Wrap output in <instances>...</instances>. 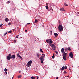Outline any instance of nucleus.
Returning a JSON list of instances; mask_svg holds the SVG:
<instances>
[{"mask_svg":"<svg viewBox=\"0 0 79 79\" xmlns=\"http://www.w3.org/2000/svg\"><path fill=\"white\" fill-rule=\"evenodd\" d=\"M45 57V55L44 54H42V56H41L40 58L41 63H43V61H44L45 60L44 57Z\"/></svg>","mask_w":79,"mask_h":79,"instance_id":"1","label":"nucleus"},{"mask_svg":"<svg viewBox=\"0 0 79 79\" xmlns=\"http://www.w3.org/2000/svg\"><path fill=\"white\" fill-rule=\"evenodd\" d=\"M32 60L29 61L27 63V66H28V67L31 66V64H32Z\"/></svg>","mask_w":79,"mask_h":79,"instance_id":"2","label":"nucleus"},{"mask_svg":"<svg viewBox=\"0 0 79 79\" xmlns=\"http://www.w3.org/2000/svg\"><path fill=\"white\" fill-rule=\"evenodd\" d=\"M58 29L60 31H62L63 26L61 25H60L58 27Z\"/></svg>","mask_w":79,"mask_h":79,"instance_id":"3","label":"nucleus"},{"mask_svg":"<svg viewBox=\"0 0 79 79\" xmlns=\"http://www.w3.org/2000/svg\"><path fill=\"white\" fill-rule=\"evenodd\" d=\"M50 46H51L52 48H53V50H55L56 47L55 45L53 44H49Z\"/></svg>","mask_w":79,"mask_h":79,"instance_id":"4","label":"nucleus"},{"mask_svg":"<svg viewBox=\"0 0 79 79\" xmlns=\"http://www.w3.org/2000/svg\"><path fill=\"white\" fill-rule=\"evenodd\" d=\"M11 54H9L8 56H7V60H10L11 59Z\"/></svg>","mask_w":79,"mask_h":79,"instance_id":"5","label":"nucleus"},{"mask_svg":"<svg viewBox=\"0 0 79 79\" xmlns=\"http://www.w3.org/2000/svg\"><path fill=\"white\" fill-rule=\"evenodd\" d=\"M69 56L70 57V58H73V53L72 52H71L69 54Z\"/></svg>","mask_w":79,"mask_h":79,"instance_id":"6","label":"nucleus"},{"mask_svg":"<svg viewBox=\"0 0 79 79\" xmlns=\"http://www.w3.org/2000/svg\"><path fill=\"white\" fill-rule=\"evenodd\" d=\"M17 56H18V58H21V59L22 60V59H23V58H22V57H21V56H20V55H19V54H17Z\"/></svg>","mask_w":79,"mask_h":79,"instance_id":"7","label":"nucleus"},{"mask_svg":"<svg viewBox=\"0 0 79 79\" xmlns=\"http://www.w3.org/2000/svg\"><path fill=\"white\" fill-rule=\"evenodd\" d=\"M11 58L13 59H15V58H16V55H12Z\"/></svg>","mask_w":79,"mask_h":79,"instance_id":"8","label":"nucleus"},{"mask_svg":"<svg viewBox=\"0 0 79 79\" xmlns=\"http://www.w3.org/2000/svg\"><path fill=\"white\" fill-rule=\"evenodd\" d=\"M61 53H65V52H64V48H62L61 49Z\"/></svg>","mask_w":79,"mask_h":79,"instance_id":"9","label":"nucleus"},{"mask_svg":"<svg viewBox=\"0 0 79 79\" xmlns=\"http://www.w3.org/2000/svg\"><path fill=\"white\" fill-rule=\"evenodd\" d=\"M54 34L55 37H57V36L58 35V34L56 33H54Z\"/></svg>","mask_w":79,"mask_h":79,"instance_id":"10","label":"nucleus"},{"mask_svg":"<svg viewBox=\"0 0 79 79\" xmlns=\"http://www.w3.org/2000/svg\"><path fill=\"white\" fill-rule=\"evenodd\" d=\"M49 44H52V43H53L52 40L49 39Z\"/></svg>","mask_w":79,"mask_h":79,"instance_id":"11","label":"nucleus"},{"mask_svg":"<svg viewBox=\"0 0 79 79\" xmlns=\"http://www.w3.org/2000/svg\"><path fill=\"white\" fill-rule=\"evenodd\" d=\"M36 56H37V57L39 58H40V55L39 53H37L36 54Z\"/></svg>","mask_w":79,"mask_h":79,"instance_id":"12","label":"nucleus"},{"mask_svg":"<svg viewBox=\"0 0 79 79\" xmlns=\"http://www.w3.org/2000/svg\"><path fill=\"white\" fill-rule=\"evenodd\" d=\"M9 21V19H8V18H6L5 19V21H6V22H8Z\"/></svg>","mask_w":79,"mask_h":79,"instance_id":"13","label":"nucleus"},{"mask_svg":"<svg viewBox=\"0 0 79 79\" xmlns=\"http://www.w3.org/2000/svg\"><path fill=\"white\" fill-rule=\"evenodd\" d=\"M66 55H67V53L65 52L64 53L63 56H66Z\"/></svg>","mask_w":79,"mask_h":79,"instance_id":"14","label":"nucleus"},{"mask_svg":"<svg viewBox=\"0 0 79 79\" xmlns=\"http://www.w3.org/2000/svg\"><path fill=\"white\" fill-rule=\"evenodd\" d=\"M67 49H68V50H69V51H71V48H70V47H68L67 48Z\"/></svg>","mask_w":79,"mask_h":79,"instance_id":"15","label":"nucleus"},{"mask_svg":"<svg viewBox=\"0 0 79 79\" xmlns=\"http://www.w3.org/2000/svg\"><path fill=\"white\" fill-rule=\"evenodd\" d=\"M66 56H63V59L64 60H66Z\"/></svg>","mask_w":79,"mask_h":79,"instance_id":"16","label":"nucleus"},{"mask_svg":"<svg viewBox=\"0 0 79 79\" xmlns=\"http://www.w3.org/2000/svg\"><path fill=\"white\" fill-rule=\"evenodd\" d=\"M60 11H64V9L63 8H61L60 9Z\"/></svg>","mask_w":79,"mask_h":79,"instance_id":"17","label":"nucleus"},{"mask_svg":"<svg viewBox=\"0 0 79 79\" xmlns=\"http://www.w3.org/2000/svg\"><path fill=\"white\" fill-rule=\"evenodd\" d=\"M45 7L47 10L48 9V6H46Z\"/></svg>","mask_w":79,"mask_h":79,"instance_id":"18","label":"nucleus"},{"mask_svg":"<svg viewBox=\"0 0 79 79\" xmlns=\"http://www.w3.org/2000/svg\"><path fill=\"white\" fill-rule=\"evenodd\" d=\"M4 71H5V72H6V71H7V69H6V68H5Z\"/></svg>","mask_w":79,"mask_h":79,"instance_id":"19","label":"nucleus"},{"mask_svg":"<svg viewBox=\"0 0 79 79\" xmlns=\"http://www.w3.org/2000/svg\"><path fill=\"white\" fill-rule=\"evenodd\" d=\"M37 22H38V21H37V20L36 19L35 20V22H34L35 23H36Z\"/></svg>","mask_w":79,"mask_h":79,"instance_id":"20","label":"nucleus"},{"mask_svg":"<svg viewBox=\"0 0 79 79\" xmlns=\"http://www.w3.org/2000/svg\"><path fill=\"white\" fill-rule=\"evenodd\" d=\"M64 50L65 52H66V51H67V50H68V48H67V47L65 48Z\"/></svg>","mask_w":79,"mask_h":79,"instance_id":"21","label":"nucleus"},{"mask_svg":"<svg viewBox=\"0 0 79 79\" xmlns=\"http://www.w3.org/2000/svg\"><path fill=\"white\" fill-rule=\"evenodd\" d=\"M7 33H8V32H6V33H5L4 34V36H5V35H6V34H7Z\"/></svg>","mask_w":79,"mask_h":79,"instance_id":"22","label":"nucleus"},{"mask_svg":"<svg viewBox=\"0 0 79 79\" xmlns=\"http://www.w3.org/2000/svg\"><path fill=\"white\" fill-rule=\"evenodd\" d=\"M40 50L41 52L42 53H43L44 52H43V51H42V50L41 49H40Z\"/></svg>","mask_w":79,"mask_h":79,"instance_id":"23","label":"nucleus"},{"mask_svg":"<svg viewBox=\"0 0 79 79\" xmlns=\"http://www.w3.org/2000/svg\"><path fill=\"white\" fill-rule=\"evenodd\" d=\"M49 39L48 40H46V42L47 43H49Z\"/></svg>","mask_w":79,"mask_h":79,"instance_id":"24","label":"nucleus"},{"mask_svg":"<svg viewBox=\"0 0 79 79\" xmlns=\"http://www.w3.org/2000/svg\"><path fill=\"white\" fill-rule=\"evenodd\" d=\"M64 66H63V67H62L61 70H64Z\"/></svg>","mask_w":79,"mask_h":79,"instance_id":"25","label":"nucleus"},{"mask_svg":"<svg viewBox=\"0 0 79 79\" xmlns=\"http://www.w3.org/2000/svg\"><path fill=\"white\" fill-rule=\"evenodd\" d=\"M21 75H19L18 76V78H21Z\"/></svg>","mask_w":79,"mask_h":79,"instance_id":"26","label":"nucleus"},{"mask_svg":"<svg viewBox=\"0 0 79 79\" xmlns=\"http://www.w3.org/2000/svg\"><path fill=\"white\" fill-rule=\"evenodd\" d=\"M64 5L65 6H68V5L67 4H66V3H64Z\"/></svg>","mask_w":79,"mask_h":79,"instance_id":"27","label":"nucleus"},{"mask_svg":"<svg viewBox=\"0 0 79 79\" xmlns=\"http://www.w3.org/2000/svg\"><path fill=\"white\" fill-rule=\"evenodd\" d=\"M55 58V56L54 55V54L53 55V56H52V58Z\"/></svg>","mask_w":79,"mask_h":79,"instance_id":"28","label":"nucleus"},{"mask_svg":"<svg viewBox=\"0 0 79 79\" xmlns=\"http://www.w3.org/2000/svg\"><path fill=\"white\" fill-rule=\"evenodd\" d=\"M31 79H35V78L34 77L32 76V77H31Z\"/></svg>","mask_w":79,"mask_h":79,"instance_id":"29","label":"nucleus"},{"mask_svg":"<svg viewBox=\"0 0 79 79\" xmlns=\"http://www.w3.org/2000/svg\"><path fill=\"white\" fill-rule=\"evenodd\" d=\"M12 32V31H9L8 32V33H11Z\"/></svg>","mask_w":79,"mask_h":79,"instance_id":"30","label":"nucleus"},{"mask_svg":"<svg viewBox=\"0 0 79 79\" xmlns=\"http://www.w3.org/2000/svg\"><path fill=\"white\" fill-rule=\"evenodd\" d=\"M10 3V1H8L7 2V3Z\"/></svg>","mask_w":79,"mask_h":79,"instance_id":"31","label":"nucleus"},{"mask_svg":"<svg viewBox=\"0 0 79 79\" xmlns=\"http://www.w3.org/2000/svg\"><path fill=\"white\" fill-rule=\"evenodd\" d=\"M55 53L56 54H58V52L57 51H56Z\"/></svg>","mask_w":79,"mask_h":79,"instance_id":"32","label":"nucleus"},{"mask_svg":"<svg viewBox=\"0 0 79 79\" xmlns=\"http://www.w3.org/2000/svg\"><path fill=\"white\" fill-rule=\"evenodd\" d=\"M64 69H67V66H65L64 67Z\"/></svg>","mask_w":79,"mask_h":79,"instance_id":"33","label":"nucleus"},{"mask_svg":"<svg viewBox=\"0 0 79 79\" xmlns=\"http://www.w3.org/2000/svg\"><path fill=\"white\" fill-rule=\"evenodd\" d=\"M25 31L26 32H27V31L26 30H25Z\"/></svg>","mask_w":79,"mask_h":79,"instance_id":"34","label":"nucleus"},{"mask_svg":"<svg viewBox=\"0 0 79 79\" xmlns=\"http://www.w3.org/2000/svg\"><path fill=\"white\" fill-rule=\"evenodd\" d=\"M8 25H9V26H10L11 25V23H9Z\"/></svg>","mask_w":79,"mask_h":79,"instance_id":"35","label":"nucleus"},{"mask_svg":"<svg viewBox=\"0 0 79 79\" xmlns=\"http://www.w3.org/2000/svg\"><path fill=\"white\" fill-rule=\"evenodd\" d=\"M2 25H3V24L0 25V27H2Z\"/></svg>","mask_w":79,"mask_h":79,"instance_id":"36","label":"nucleus"},{"mask_svg":"<svg viewBox=\"0 0 79 79\" xmlns=\"http://www.w3.org/2000/svg\"><path fill=\"white\" fill-rule=\"evenodd\" d=\"M16 38H18V36L17 35L16 36Z\"/></svg>","mask_w":79,"mask_h":79,"instance_id":"37","label":"nucleus"},{"mask_svg":"<svg viewBox=\"0 0 79 79\" xmlns=\"http://www.w3.org/2000/svg\"><path fill=\"white\" fill-rule=\"evenodd\" d=\"M69 75H68V76H66V77H69Z\"/></svg>","mask_w":79,"mask_h":79,"instance_id":"38","label":"nucleus"},{"mask_svg":"<svg viewBox=\"0 0 79 79\" xmlns=\"http://www.w3.org/2000/svg\"><path fill=\"white\" fill-rule=\"evenodd\" d=\"M14 43H16V40H14Z\"/></svg>","mask_w":79,"mask_h":79,"instance_id":"39","label":"nucleus"},{"mask_svg":"<svg viewBox=\"0 0 79 79\" xmlns=\"http://www.w3.org/2000/svg\"><path fill=\"white\" fill-rule=\"evenodd\" d=\"M5 73L6 74H7L8 73L7 72H6Z\"/></svg>","mask_w":79,"mask_h":79,"instance_id":"40","label":"nucleus"},{"mask_svg":"<svg viewBox=\"0 0 79 79\" xmlns=\"http://www.w3.org/2000/svg\"><path fill=\"white\" fill-rule=\"evenodd\" d=\"M37 79H39V77L37 76Z\"/></svg>","mask_w":79,"mask_h":79,"instance_id":"41","label":"nucleus"},{"mask_svg":"<svg viewBox=\"0 0 79 79\" xmlns=\"http://www.w3.org/2000/svg\"><path fill=\"white\" fill-rule=\"evenodd\" d=\"M64 73L65 74H66V71H65L64 72Z\"/></svg>","mask_w":79,"mask_h":79,"instance_id":"42","label":"nucleus"},{"mask_svg":"<svg viewBox=\"0 0 79 79\" xmlns=\"http://www.w3.org/2000/svg\"><path fill=\"white\" fill-rule=\"evenodd\" d=\"M27 24H30V23H27Z\"/></svg>","mask_w":79,"mask_h":79,"instance_id":"43","label":"nucleus"},{"mask_svg":"<svg viewBox=\"0 0 79 79\" xmlns=\"http://www.w3.org/2000/svg\"><path fill=\"white\" fill-rule=\"evenodd\" d=\"M56 79H58V77H57V78H56Z\"/></svg>","mask_w":79,"mask_h":79,"instance_id":"44","label":"nucleus"},{"mask_svg":"<svg viewBox=\"0 0 79 79\" xmlns=\"http://www.w3.org/2000/svg\"><path fill=\"white\" fill-rule=\"evenodd\" d=\"M17 36L18 37L19 36V35H18Z\"/></svg>","mask_w":79,"mask_h":79,"instance_id":"45","label":"nucleus"},{"mask_svg":"<svg viewBox=\"0 0 79 79\" xmlns=\"http://www.w3.org/2000/svg\"><path fill=\"white\" fill-rule=\"evenodd\" d=\"M12 79H13V77L12 78Z\"/></svg>","mask_w":79,"mask_h":79,"instance_id":"46","label":"nucleus"},{"mask_svg":"<svg viewBox=\"0 0 79 79\" xmlns=\"http://www.w3.org/2000/svg\"><path fill=\"white\" fill-rule=\"evenodd\" d=\"M19 73H21V72H20V71H19Z\"/></svg>","mask_w":79,"mask_h":79,"instance_id":"47","label":"nucleus"}]
</instances>
